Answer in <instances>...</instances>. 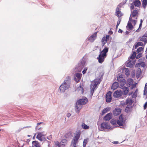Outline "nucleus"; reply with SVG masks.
I'll return each instance as SVG.
<instances>
[{
  "instance_id": "nucleus-61",
  "label": "nucleus",
  "mask_w": 147,
  "mask_h": 147,
  "mask_svg": "<svg viewBox=\"0 0 147 147\" xmlns=\"http://www.w3.org/2000/svg\"><path fill=\"white\" fill-rule=\"evenodd\" d=\"M42 123V122L38 123H37V125H39Z\"/></svg>"
},
{
  "instance_id": "nucleus-39",
  "label": "nucleus",
  "mask_w": 147,
  "mask_h": 147,
  "mask_svg": "<svg viewBox=\"0 0 147 147\" xmlns=\"http://www.w3.org/2000/svg\"><path fill=\"white\" fill-rule=\"evenodd\" d=\"M125 74L127 76L128 75H129V70L128 69H127H127H126L125 70Z\"/></svg>"
},
{
  "instance_id": "nucleus-38",
  "label": "nucleus",
  "mask_w": 147,
  "mask_h": 147,
  "mask_svg": "<svg viewBox=\"0 0 147 147\" xmlns=\"http://www.w3.org/2000/svg\"><path fill=\"white\" fill-rule=\"evenodd\" d=\"M142 56V53H139V54H138L136 56V58L137 59H139Z\"/></svg>"
},
{
  "instance_id": "nucleus-19",
  "label": "nucleus",
  "mask_w": 147,
  "mask_h": 147,
  "mask_svg": "<svg viewBox=\"0 0 147 147\" xmlns=\"http://www.w3.org/2000/svg\"><path fill=\"white\" fill-rule=\"evenodd\" d=\"M119 84L117 82H115L112 84L111 88L113 90L116 89L119 86Z\"/></svg>"
},
{
  "instance_id": "nucleus-27",
  "label": "nucleus",
  "mask_w": 147,
  "mask_h": 147,
  "mask_svg": "<svg viewBox=\"0 0 147 147\" xmlns=\"http://www.w3.org/2000/svg\"><path fill=\"white\" fill-rule=\"evenodd\" d=\"M138 13V11L136 10H134L131 14V16L133 17H134L136 16Z\"/></svg>"
},
{
  "instance_id": "nucleus-4",
  "label": "nucleus",
  "mask_w": 147,
  "mask_h": 147,
  "mask_svg": "<svg viewBox=\"0 0 147 147\" xmlns=\"http://www.w3.org/2000/svg\"><path fill=\"white\" fill-rule=\"evenodd\" d=\"M81 134V131L79 130L77 131L74 134V136L71 142V144L74 147L76 146V143L78 142Z\"/></svg>"
},
{
  "instance_id": "nucleus-58",
  "label": "nucleus",
  "mask_w": 147,
  "mask_h": 147,
  "mask_svg": "<svg viewBox=\"0 0 147 147\" xmlns=\"http://www.w3.org/2000/svg\"><path fill=\"white\" fill-rule=\"evenodd\" d=\"M67 141L66 140V139H63L62 140V142H66Z\"/></svg>"
},
{
  "instance_id": "nucleus-24",
  "label": "nucleus",
  "mask_w": 147,
  "mask_h": 147,
  "mask_svg": "<svg viewBox=\"0 0 147 147\" xmlns=\"http://www.w3.org/2000/svg\"><path fill=\"white\" fill-rule=\"evenodd\" d=\"M111 109V108L110 107H108L105 108L102 111V115H103L105 113L109 111Z\"/></svg>"
},
{
  "instance_id": "nucleus-5",
  "label": "nucleus",
  "mask_w": 147,
  "mask_h": 147,
  "mask_svg": "<svg viewBox=\"0 0 147 147\" xmlns=\"http://www.w3.org/2000/svg\"><path fill=\"white\" fill-rule=\"evenodd\" d=\"M99 84L98 80H94L91 82L90 85V88L91 90L90 91L91 96H92L94 93V92L95 89L96 88L97 85Z\"/></svg>"
},
{
  "instance_id": "nucleus-25",
  "label": "nucleus",
  "mask_w": 147,
  "mask_h": 147,
  "mask_svg": "<svg viewBox=\"0 0 147 147\" xmlns=\"http://www.w3.org/2000/svg\"><path fill=\"white\" fill-rule=\"evenodd\" d=\"M144 46V44L142 42H138L136 43V44H135L134 47L135 49H136L139 46Z\"/></svg>"
},
{
  "instance_id": "nucleus-42",
  "label": "nucleus",
  "mask_w": 147,
  "mask_h": 147,
  "mask_svg": "<svg viewBox=\"0 0 147 147\" xmlns=\"http://www.w3.org/2000/svg\"><path fill=\"white\" fill-rule=\"evenodd\" d=\"M131 6H130V9L131 10H132L134 8V4H133V3H131Z\"/></svg>"
},
{
  "instance_id": "nucleus-56",
  "label": "nucleus",
  "mask_w": 147,
  "mask_h": 147,
  "mask_svg": "<svg viewBox=\"0 0 147 147\" xmlns=\"http://www.w3.org/2000/svg\"><path fill=\"white\" fill-rule=\"evenodd\" d=\"M71 114L70 113H68L67 114V117H69L71 116Z\"/></svg>"
},
{
  "instance_id": "nucleus-8",
  "label": "nucleus",
  "mask_w": 147,
  "mask_h": 147,
  "mask_svg": "<svg viewBox=\"0 0 147 147\" xmlns=\"http://www.w3.org/2000/svg\"><path fill=\"white\" fill-rule=\"evenodd\" d=\"M111 128L109 124L107 122L102 123L101 124L100 130L103 131L105 129H109Z\"/></svg>"
},
{
  "instance_id": "nucleus-32",
  "label": "nucleus",
  "mask_w": 147,
  "mask_h": 147,
  "mask_svg": "<svg viewBox=\"0 0 147 147\" xmlns=\"http://www.w3.org/2000/svg\"><path fill=\"white\" fill-rule=\"evenodd\" d=\"M136 53L135 52H134L132 55L130 57V58L132 59V60H133L135 58V57L136 56Z\"/></svg>"
},
{
  "instance_id": "nucleus-59",
  "label": "nucleus",
  "mask_w": 147,
  "mask_h": 147,
  "mask_svg": "<svg viewBox=\"0 0 147 147\" xmlns=\"http://www.w3.org/2000/svg\"><path fill=\"white\" fill-rule=\"evenodd\" d=\"M143 37H147V34H144L143 36Z\"/></svg>"
},
{
  "instance_id": "nucleus-48",
  "label": "nucleus",
  "mask_w": 147,
  "mask_h": 147,
  "mask_svg": "<svg viewBox=\"0 0 147 147\" xmlns=\"http://www.w3.org/2000/svg\"><path fill=\"white\" fill-rule=\"evenodd\" d=\"M105 39L107 40L109 39V35H107L106 37H104Z\"/></svg>"
},
{
  "instance_id": "nucleus-41",
  "label": "nucleus",
  "mask_w": 147,
  "mask_h": 147,
  "mask_svg": "<svg viewBox=\"0 0 147 147\" xmlns=\"http://www.w3.org/2000/svg\"><path fill=\"white\" fill-rule=\"evenodd\" d=\"M137 96V93H136V92H134V93L132 95V97L133 98H134L136 97Z\"/></svg>"
},
{
  "instance_id": "nucleus-20",
  "label": "nucleus",
  "mask_w": 147,
  "mask_h": 147,
  "mask_svg": "<svg viewBox=\"0 0 147 147\" xmlns=\"http://www.w3.org/2000/svg\"><path fill=\"white\" fill-rule=\"evenodd\" d=\"M43 136H44V135L42 134V132L38 133V134L36 136V138L40 141H42L41 137Z\"/></svg>"
},
{
  "instance_id": "nucleus-26",
  "label": "nucleus",
  "mask_w": 147,
  "mask_h": 147,
  "mask_svg": "<svg viewBox=\"0 0 147 147\" xmlns=\"http://www.w3.org/2000/svg\"><path fill=\"white\" fill-rule=\"evenodd\" d=\"M139 40L143 42H144V44L146 45L147 42V39L145 38L142 37L139 38Z\"/></svg>"
},
{
  "instance_id": "nucleus-50",
  "label": "nucleus",
  "mask_w": 147,
  "mask_h": 147,
  "mask_svg": "<svg viewBox=\"0 0 147 147\" xmlns=\"http://www.w3.org/2000/svg\"><path fill=\"white\" fill-rule=\"evenodd\" d=\"M140 63L136 64V67H140Z\"/></svg>"
},
{
  "instance_id": "nucleus-53",
  "label": "nucleus",
  "mask_w": 147,
  "mask_h": 147,
  "mask_svg": "<svg viewBox=\"0 0 147 147\" xmlns=\"http://www.w3.org/2000/svg\"><path fill=\"white\" fill-rule=\"evenodd\" d=\"M113 143L115 144H117L119 143V142L118 141H114L113 142Z\"/></svg>"
},
{
  "instance_id": "nucleus-28",
  "label": "nucleus",
  "mask_w": 147,
  "mask_h": 147,
  "mask_svg": "<svg viewBox=\"0 0 147 147\" xmlns=\"http://www.w3.org/2000/svg\"><path fill=\"white\" fill-rule=\"evenodd\" d=\"M127 25L128 27V30H132L133 28V27L131 23V22H128V23Z\"/></svg>"
},
{
  "instance_id": "nucleus-12",
  "label": "nucleus",
  "mask_w": 147,
  "mask_h": 147,
  "mask_svg": "<svg viewBox=\"0 0 147 147\" xmlns=\"http://www.w3.org/2000/svg\"><path fill=\"white\" fill-rule=\"evenodd\" d=\"M97 32H95L90 37L88 38V40L91 42H93L96 39L97 36Z\"/></svg>"
},
{
  "instance_id": "nucleus-44",
  "label": "nucleus",
  "mask_w": 147,
  "mask_h": 147,
  "mask_svg": "<svg viewBox=\"0 0 147 147\" xmlns=\"http://www.w3.org/2000/svg\"><path fill=\"white\" fill-rule=\"evenodd\" d=\"M140 66L144 67L145 65V63L144 62H142L140 63Z\"/></svg>"
},
{
  "instance_id": "nucleus-15",
  "label": "nucleus",
  "mask_w": 147,
  "mask_h": 147,
  "mask_svg": "<svg viewBox=\"0 0 147 147\" xmlns=\"http://www.w3.org/2000/svg\"><path fill=\"white\" fill-rule=\"evenodd\" d=\"M135 62L133 60H130L127 63V66L128 67H132L134 65Z\"/></svg>"
},
{
  "instance_id": "nucleus-54",
  "label": "nucleus",
  "mask_w": 147,
  "mask_h": 147,
  "mask_svg": "<svg viewBox=\"0 0 147 147\" xmlns=\"http://www.w3.org/2000/svg\"><path fill=\"white\" fill-rule=\"evenodd\" d=\"M118 32L120 33H121L123 32V30L121 29H119L118 31Z\"/></svg>"
},
{
  "instance_id": "nucleus-47",
  "label": "nucleus",
  "mask_w": 147,
  "mask_h": 147,
  "mask_svg": "<svg viewBox=\"0 0 147 147\" xmlns=\"http://www.w3.org/2000/svg\"><path fill=\"white\" fill-rule=\"evenodd\" d=\"M144 109H145L147 107V102H146L145 104H144Z\"/></svg>"
},
{
  "instance_id": "nucleus-17",
  "label": "nucleus",
  "mask_w": 147,
  "mask_h": 147,
  "mask_svg": "<svg viewBox=\"0 0 147 147\" xmlns=\"http://www.w3.org/2000/svg\"><path fill=\"white\" fill-rule=\"evenodd\" d=\"M108 51V48L107 47H105L100 52V53L102 54L103 56H106L107 55V53Z\"/></svg>"
},
{
  "instance_id": "nucleus-13",
  "label": "nucleus",
  "mask_w": 147,
  "mask_h": 147,
  "mask_svg": "<svg viewBox=\"0 0 147 147\" xmlns=\"http://www.w3.org/2000/svg\"><path fill=\"white\" fill-rule=\"evenodd\" d=\"M106 57V56H103L102 54L100 53L97 58V59L98 60V62L99 63H102L104 61L105 58Z\"/></svg>"
},
{
  "instance_id": "nucleus-29",
  "label": "nucleus",
  "mask_w": 147,
  "mask_h": 147,
  "mask_svg": "<svg viewBox=\"0 0 147 147\" xmlns=\"http://www.w3.org/2000/svg\"><path fill=\"white\" fill-rule=\"evenodd\" d=\"M65 137L67 138H69L72 136L71 133V132H69L66 134L65 136Z\"/></svg>"
},
{
  "instance_id": "nucleus-64",
  "label": "nucleus",
  "mask_w": 147,
  "mask_h": 147,
  "mask_svg": "<svg viewBox=\"0 0 147 147\" xmlns=\"http://www.w3.org/2000/svg\"><path fill=\"white\" fill-rule=\"evenodd\" d=\"M142 22H143V20H142L141 19L140 20V23L142 24Z\"/></svg>"
},
{
  "instance_id": "nucleus-43",
  "label": "nucleus",
  "mask_w": 147,
  "mask_h": 147,
  "mask_svg": "<svg viewBox=\"0 0 147 147\" xmlns=\"http://www.w3.org/2000/svg\"><path fill=\"white\" fill-rule=\"evenodd\" d=\"M87 69V68H85L82 71V73L83 74H85L86 73Z\"/></svg>"
},
{
  "instance_id": "nucleus-63",
  "label": "nucleus",
  "mask_w": 147,
  "mask_h": 147,
  "mask_svg": "<svg viewBox=\"0 0 147 147\" xmlns=\"http://www.w3.org/2000/svg\"><path fill=\"white\" fill-rule=\"evenodd\" d=\"M125 33L126 34H128L129 33V32L127 31H126Z\"/></svg>"
},
{
  "instance_id": "nucleus-62",
  "label": "nucleus",
  "mask_w": 147,
  "mask_h": 147,
  "mask_svg": "<svg viewBox=\"0 0 147 147\" xmlns=\"http://www.w3.org/2000/svg\"><path fill=\"white\" fill-rule=\"evenodd\" d=\"M127 1V0H125V1L123 2V4H125L126 2Z\"/></svg>"
},
{
  "instance_id": "nucleus-45",
  "label": "nucleus",
  "mask_w": 147,
  "mask_h": 147,
  "mask_svg": "<svg viewBox=\"0 0 147 147\" xmlns=\"http://www.w3.org/2000/svg\"><path fill=\"white\" fill-rule=\"evenodd\" d=\"M132 17L131 16L130 17L129 21V22H132L133 21V20L132 19Z\"/></svg>"
},
{
  "instance_id": "nucleus-49",
  "label": "nucleus",
  "mask_w": 147,
  "mask_h": 147,
  "mask_svg": "<svg viewBox=\"0 0 147 147\" xmlns=\"http://www.w3.org/2000/svg\"><path fill=\"white\" fill-rule=\"evenodd\" d=\"M102 42V47L104 46V45H105V43L107 42Z\"/></svg>"
},
{
  "instance_id": "nucleus-33",
  "label": "nucleus",
  "mask_w": 147,
  "mask_h": 147,
  "mask_svg": "<svg viewBox=\"0 0 147 147\" xmlns=\"http://www.w3.org/2000/svg\"><path fill=\"white\" fill-rule=\"evenodd\" d=\"M82 126L84 129H88L89 128V127L87 125L84 123L82 124Z\"/></svg>"
},
{
  "instance_id": "nucleus-1",
  "label": "nucleus",
  "mask_w": 147,
  "mask_h": 147,
  "mask_svg": "<svg viewBox=\"0 0 147 147\" xmlns=\"http://www.w3.org/2000/svg\"><path fill=\"white\" fill-rule=\"evenodd\" d=\"M88 101V99L86 98L80 99L78 100L76 105V111L79 113L80 110L82 107V105L86 104Z\"/></svg>"
},
{
  "instance_id": "nucleus-46",
  "label": "nucleus",
  "mask_w": 147,
  "mask_h": 147,
  "mask_svg": "<svg viewBox=\"0 0 147 147\" xmlns=\"http://www.w3.org/2000/svg\"><path fill=\"white\" fill-rule=\"evenodd\" d=\"M101 42H107V40L105 39V37H103L102 39Z\"/></svg>"
},
{
  "instance_id": "nucleus-40",
  "label": "nucleus",
  "mask_w": 147,
  "mask_h": 147,
  "mask_svg": "<svg viewBox=\"0 0 147 147\" xmlns=\"http://www.w3.org/2000/svg\"><path fill=\"white\" fill-rule=\"evenodd\" d=\"M142 24L140 23V24L139 25V27L136 30V32H138L139 31V29H141V27L142 26Z\"/></svg>"
},
{
  "instance_id": "nucleus-51",
  "label": "nucleus",
  "mask_w": 147,
  "mask_h": 147,
  "mask_svg": "<svg viewBox=\"0 0 147 147\" xmlns=\"http://www.w3.org/2000/svg\"><path fill=\"white\" fill-rule=\"evenodd\" d=\"M137 22V21L135 20H134L132 22L133 24H134V25H135L136 24V22Z\"/></svg>"
},
{
  "instance_id": "nucleus-30",
  "label": "nucleus",
  "mask_w": 147,
  "mask_h": 147,
  "mask_svg": "<svg viewBox=\"0 0 147 147\" xmlns=\"http://www.w3.org/2000/svg\"><path fill=\"white\" fill-rule=\"evenodd\" d=\"M147 5V0H143L142 1V5L144 9L146 8V6Z\"/></svg>"
},
{
  "instance_id": "nucleus-55",
  "label": "nucleus",
  "mask_w": 147,
  "mask_h": 147,
  "mask_svg": "<svg viewBox=\"0 0 147 147\" xmlns=\"http://www.w3.org/2000/svg\"><path fill=\"white\" fill-rule=\"evenodd\" d=\"M124 4H123V3H120V4H119V5L118 6H118H120V7H121V6H122V5H124Z\"/></svg>"
},
{
  "instance_id": "nucleus-16",
  "label": "nucleus",
  "mask_w": 147,
  "mask_h": 147,
  "mask_svg": "<svg viewBox=\"0 0 147 147\" xmlns=\"http://www.w3.org/2000/svg\"><path fill=\"white\" fill-rule=\"evenodd\" d=\"M112 113H109L107 114L104 118V120L105 121H109L112 118Z\"/></svg>"
},
{
  "instance_id": "nucleus-31",
  "label": "nucleus",
  "mask_w": 147,
  "mask_h": 147,
  "mask_svg": "<svg viewBox=\"0 0 147 147\" xmlns=\"http://www.w3.org/2000/svg\"><path fill=\"white\" fill-rule=\"evenodd\" d=\"M33 144H34V146L36 147L39 145V144L38 142L36 141H32V142Z\"/></svg>"
},
{
  "instance_id": "nucleus-18",
  "label": "nucleus",
  "mask_w": 147,
  "mask_h": 147,
  "mask_svg": "<svg viewBox=\"0 0 147 147\" xmlns=\"http://www.w3.org/2000/svg\"><path fill=\"white\" fill-rule=\"evenodd\" d=\"M123 89V95H126L127 94L128 92L129 89L128 87H121Z\"/></svg>"
},
{
  "instance_id": "nucleus-37",
  "label": "nucleus",
  "mask_w": 147,
  "mask_h": 147,
  "mask_svg": "<svg viewBox=\"0 0 147 147\" xmlns=\"http://www.w3.org/2000/svg\"><path fill=\"white\" fill-rule=\"evenodd\" d=\"M88 140L87 139H84L83 142V146L84 147H85L86 146V144L87 143V141Z\"/></svg>"
},
{
  "instance_id": "nucleus-22",
  "label": "nucleus",
  "mask_w": 147,
  "mask_h": 147,
  "mask_svg": "<svg viewBox=\"0 0 147 147\" xmlns=\"http://www.w3.org/2000/svg\"><path fill=\"white\" fill-rule=\"evenodd\" d=\"M142 73V71L140 68H138L137 71L136 73V77L138 78L141 75Z\"/></svg>"
},
{
  "instance_id": "nucleus-21",
  "label": "nucleus",
  "mask_w": 147,
  "mask_h": 147,
  "mask_svg": "<svg viewBox=\"0 0 147 147\" xmlns=\"http://www.w3.org/2000/svg\"><path fill=\"white\" fill-rule=\"evenodd\" d=\"M133 101L131 99L128 98L126 100L125 104L129 105H131L133 103Z\"/></svg>"
},
{
  "instance_id": "nucleus-9",
  "label": "nucleus",
  "mask_w": 147,
  "mask_h": 147,
  "mask_svg": "<svg viewBox=\"0 0 147 147\" xmlns=\"http://www.w3.org/2000/svg\"><path fill=\"white\" fill-rule=\"evenodd\" d=\"M123 94V91L121 90H117L115 91L113 94V96L115 98L120 97Z\"/></svg>"
},
{
  "instance_id": "nucleus-36",
  "label": "nucleus",
  "mask_w": 147,
  "mask_h": 147,
  "mask_svg": "<svg viewBox=\"0 0 147 147\" xmlns=\"http://www.w3.org/2000/svg\"><path fill=\"white\" fill-rule=\"evenodd\" d=\"M143 48L142 47H140L139 48H138L137 50V52L138 53H139L140 52L143 51Z\"/></svg>"
},
{
  "instance_id": "nucleus-23",
  "label": "nucleus",
  "mask_w": 147,
  "mask_h": 147,
  "mask_svg": "<svg viewBox=\"0 0 147 147\" xmlns=\"http://www.w3.org/2000/svg\"><path fill=\"white\" fill-rule=\"evenodd\" d=\"M134 4L136 7H139L141 5V2L139 0H136L134 1Z\"/></svg>"
},
{
  "instance_id": "nucleus-2",
  "label": "nucleus",
  "mask_w": 147,
  "mask_h": 147,
  "mask_svg": "<svg viewBox=\"0 0 147 147\" xmlns=\"http://www.w3.org/2000/svg\"><path fill=\"white\" fill-rule=\"evenodd\" d=\"M111 123L113 125H116L117 123L119 126L120 127L122 128L125 125V120L120 116L119 119L117 121L112 119L111 121Z\"/></svg>"
},
{
  "instance_id": "nucleus-10",
  "label": "nucleus",
  "mask_w": 147,
  "mask_h": 147,
  "mask_svg": "<svg viewBox=\"0 0 147 147\" xmlns=\"http://www.w3.org/2000/svg\"><path fill=\"white\" fill-rule=\"evenodd\" d=\"M111 92V91L108 92L106 95V101L107 102H111L112 100Z\"/></svg>"
},
{
  "instance_id": "nucleus-6",
  "label": "nucleus",
  "mask_w": 147,
  "mask_h": 147,
  "mask_svg": "<svg viewBox=\"0 0 147 147\" xmlns=\"http://www.w3.org/2000/svg\"><path fill=\"white\" fill-rule=\"evenodd\" d=\"M86 63L85 61L82 59L79 62L78 65L76 66V69L78 72H80L84 68Z\"/></svg>"
},
{
  "instance_id": "nucleus-14",
  "label": "nucleus",
  "mask_w": 147,
  "mask_h": 147,
  "mask_svg": "<svg viewBox=\"0 0 147 147\" xmlns=\"http://www.w3.org/2000/svg\"><path fill=\"white\" fill-rule=\"evenodd\" d=\"M121 110L119 108H115L113 111V114L115 116L119 115L121 113Z\"/></svg>"
},
{
  "instance_id": "nucleus-3",
  "label": "nucleus",
  "mask_w": 147,
  "mask_h": 147,
  "mask_svg": "<svg viewBox=\"0 0 147 147\" xmlns=\"http://www.w3.org/2000/svg\"><path fill=\"white\" fill-rule=\"evenodd\" d=\"M70 84V82L69 80H64L59 87V89L61 92H64L69 87Z\"/></svg>"
},
{
  "instance_id": "nucleus-35",
  "label": "nucleus",
  "mask_w": 147,
  "mask_h": 147,
  "mask_svg": "<svg viewBox=\"0 0 147 147\" xmlns=\"http://www.w3.org/2000/svg\"><path fill=\"white\" fill-rule=\"evenodd\" d=\"M121 20V18L119 17L118 19V21L117 22V25H116V29L117 28L118 26H119V24H120Z\"/></svg>"
},
{
  "instance_id": "nucleus-7",
  "label": "nucleus",
  "mask_w": 147,
  "mask_h": 147,
  "mask_svg": "<svg viewBox=\"0 0 147 147\" xmlns=\"http://www.w3.org/2000/svg\"><path fill=\"white\" fill-rule=\"evenodd\" d=\"M123 75H121L117 76V79L118 82L120 83L121 87H123L126 83L125 80L123 78Z\"/></svg>"
},
{
  "instance_id": "nucleus-52",
  "label": "nucleus",
  "mask_w": 147,
  "mask_h": 147,
  "mask_svg": "<svg viewBox=\"0 0 147 147\" xmlns=\"http://www.w3.org/2000/svg\"><path fill=\"white\" fill-rule=\"evenodd\" d=\"M147 89H144V95H145L147 93Z\"/></svg>"
},
{
  "instance_id": "nucleus-34",
  "label": "nucleus",
  "mask_w": 147,
  "mask_h": 147,
  "mask_svg": "<svg viewBox=\"0 0 147 147\" xmlns=\"http://www.w3.org/2000/svg\"><path fill=\"white\" fill-rule=\"evenodd\" d=\"M82 74L80 73H77L76 74V77L78 78L79 80H80Z\"/></svg>"
},
{
  "instance_id": "nucleus-60",
  "label": "nucleus",
  "mask_w": 147,
  "mask_h": 147,
  "mask_svg": "<svg viewBox=\"0 0 147 147\" xmlns=\"http://www.w3.org/2000/svg\"><path fill=\"white\" fill-rule=\"evenodd\" d=\"M130 81V82H132V81H133L131 79H129L128 80V82H129V81Z\"/></svg>"
},
{
  "instance_id": "nucleus-57",
  "label": "nucleus",
  "mask_w": 147,
  "mask_h": 147,
  "mask_svg": "<svg viewBox=\"0 0 147 147\" xmlns=\"http://www.w3.org/2000/svg\"><path fill=\"white\" fill-rule=\"evenodd\" d=\"M144 89L147 90V83H146L145 84Z\"/></svg>"
},
{
  "instance_id": "nucleus-11",
  "label": "nucleus",
  "mask_w": 147,
  "mask_h": 147,
  "mask_svg": "<svg viewBox=\"0 0 147 147\" xmlns=\"http://www.w3.org/2000/svg\"><path fill=\"white\" fill-rule=\"evenodd\" d=\"M115 15L118 18H120L123 16V14L121 11V9L118 7H117L116 9Z\"/></svg>"
}]
</instances>
